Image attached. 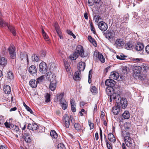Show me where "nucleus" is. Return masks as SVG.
<instances>
[{
  "label": "nucleus",
  "instance_id": "nucleus-1",
  "mask_svg": "<svg viewBox=\"0 0 149 149\" xmlns=\"http://www.w3.org/2000/svg\"><path fill=\"white\" fill-rule=\"evenodd\" d=\"M57 99L55 102L59 100L60 102V104L62 109L63 110L67 109L68 107V103L65 99L64 98V93H61L59 94H58L56 95Z\"/></svg>",
  "mask_w": 149,
  "mask_h": 149
},
{
  "label": "nucleus",
  "instance_id": "nucleus-2",
  "mask_svg": "<svg viewBox=\"0 0 149 149\" xmlns=\"http://www.w3.org/2000/svg\"><path fill=\"white\" fill-rule=\"evenodd\" d=\"M105 84L108 86L106 89V91L109 92H113L115 90V82L112 79H107L105 82Z\"/></svg>",
  "mask_w": 149,
  "mask_h": 149
},
{
  "label": "nucleus",
  "instance_id": "nucleus-3",
  "mask_svg": "<svg viewBox=\"0 0 149 149\" xmlns=\"http://www.w3.org/2000/svg\"><path fill=\"white\" fill-rule=\"evenodd\" d=\"M0 25L2 27L7 26L8 29L12 33L13 36H16V32L15 28L12 26L8 25L7 23L4 22L3 20L1 19H0Z\"/></svg>",
  "mask_w": 149,
  "mask_h": 149
},
{
  "label": "nucleus",
  "instance_id": "nucleus-4",
  "mask_svg": "<svg viewBox=\"0 0 149 149\" xmlns=\"http://www.w3.org/2000/svg\"><path fill=\"white\" fill-rule=\"evenodd\" d=\"M77 54L82 57H85L88 56V54L84 52V51L82 46L79 45L77 46L76 48Z\"/></svg>",
  "mask_w": 149,
  "mask_h": 149
},
{
  "label": "nucleus",
  "instance_id": "nucleus-5",
  "mask_svg": "<svg viewBox=\"0 0 149 149\" xmlns=\"http://www.w3.org/2000/svg\"><path fill=\"white\" fill-rule=\"evenodd\" d=\"M115 35V33L113 30H107L105 35L106 38L110 41L112 40Z\"/></svg>",
  "mask_w": 149,
  "mask_h": 149
},
{
  "label": "nucleus",
  "instance_id": "nucleus-6",
  "mask_svg": "<svg viewBox=\"0 0 149 149\" xmlns=\"http://www.w3.org/2000/svg\"><path fill=\"white\" fill-rule=\"evenodd\" d=\"M124 141L125 144L128 147H132L133 145V140L130 137L125 136Z\"/></svg>",
  "mask_w": 149,
  "mask_h": 149
},
{
  "label": "nucleus",
  "instance_id": "nucleus-7",
  "mask_svg": "<svg viewBox=\"0 0 149 149\" xmlns=\"http://www.w3.org/2000/svg\"><path fill=\"white\" fill-rule=\"evenodd\" d=\"M39 70L42 74L45 73L47 68L46 64L44 62H41L39 65Z\"/></svg>",
  "mask_w": 149,
  "mask_h": 149
},
{
  "label": "nucleus",
  "instance_id": "nucleus-8",
  "mask_svg": "<svg viewBox=\"0 0 149 149\" xmlns=\"http://www.w3.org/2000/svg\"><path fill=\"white\" fill-rule=\"evenodd\" d=\"M14 48V45L11 44L10 47L8 48L11 58L12 59H14L16 56V53Z\"/></svg>",
  "mask_w": 149,
  "mask_h": 149
},
{
  "label": "nucleus",
  "instance_id": "nucleus-9",
  "mask_svg": "<svg viewBox=\"0 0 149 149\" xmlns=\"http://www.w3.org/2000/svg\"><path fill=\"white\" fill-rule=\"evenodd\" d=\"M31 133L30 131L29 132L26 131L24 135V139L25 141L27 143H30L31 142V140L30 137Z\"/></svg>",
  "mask_w": 149,
  "mask_h": 149
},
{
  "label": "nucleus",
  "instance_id": "nucleus-10",
  "mask_svg": "<svg viewBox=\"0 0 149 149\" xmlns=\"http://www.w3.org/2000/svg\"><path fill=\"white\" fill-rule=\"evenodd\" d=\"M107 24L103 21L100 22L98 24V27L102 31H105L108 28Z\"/></svg>",
  "mask_w": 149,
  "mask_h": 149
},
{
  "label": "nucleus",
  "instance_id": "nucleus-11",
  "mask_svg": "<svg viewBox=\"0 0 149 149\" xmlns=\"http://www.w3.org/2000/svg\"><path fill=\"white\" fill-rule=\"evenodd\" d=\"M124 43V41L123 39H118L116 40L114 45L117 48L119 49L123 45Z\"/></svg>",
  "mask_w": 149,
  "mask_h": 149
},
{
  "label": "nucleus",
  "instance_id": "nucleus-12",
  "mask_svg": "<svg viewBox=\"0 0 149 149\" xmlns=\"http://www.w3.org/2000/svg\"><path fill=\"white\" fill-rule=\"evenodd\" d=\"M29 72L31 74L34 76L36 74L37 69L36 67L34 65L30 66L29 68Z\"/></svg>",
  "mask_w": 149,
  "mask_h": 149
},
{
  "label": "nucleus",
  "instance_id": "nucleus-13",
  "mask_svg": "<svg viewBox=\"0 0 149 149\" xmlns=\"http://www.w3.org/2000/svg\"><path fill=\"white\" fill-rule=\"evenodd\" d=\"M27 128L33 131L36 130L38 128V126L36 123L29 124L27 126Z\"/></svg>",
  "mask_w": 149,
  "mask_h": 149
},
{
  "label": "nucleus",
  "instance_id": "nucleus-14",
  "mask_svg": "<svg viewBox=\"0 0 149 149\" xmlns=\"http://www.w3.org/2000/svg\"><path fill=\"white\" fill-rule=\"evenodd\" d=\"M85 63L84 62H79L77 65V68L79 72L83 71L85 68Z\"/></svg>",
  "mask_w": 149,
  "mask_h": 149
},
{
  "label": "nucleus",
  "instance_id": "nucleus-15",
  "mask_svg": "<svg viewBox=\"0 0 149 149\" xmlns=\"http://www.w3.org/2000/svg\"><path fill=\"white\" fill-rule=\"evenodd\" d=\"M120 104L123 109L125 108L127 106V101L125 98H122L120 100Z\"/></svg>",
  "mask_w": 149,
  "mask_h": 149
},
{
  "label": "nucleus",
  "instance_id": "nucleus-16",
  "mask_svg": "<svg viewBox=\"0 0 149 149\" xmlns=\"http://www.w3.org/2000/svg\"><path fill=\"white\" fill-rule=\"evenodd\" d=\"M64 122H65V126L67 128H69L70 126V118L67 115H65L63 117Z\"/></svg>",
  "mask_w": 149,
  "mask_h": 149
},
{
  "label": "nucleus",
  "instance_id": "nucleus-17",
  "mask_svg": "<svg viewBox=\"0 0 149 149\" xmlns=\"http://www.w3.org/2000/svg\"><path fill=\"white\" fill-rule=\"evenodd\" d=\"M120 106L117 104L112 108V112L115 115L118 114L120 112Z\"/></svg>",
  "mask_w": 149,
  "mask_h": 149
},
{
  "label": "nucleus",
  "instance_id": "nucleus-18",
  "mask_svg": "<svg viewBox=\"0 0 149 149\" xmlns=\"http://www.w3.org/2000/svg\"><path fill=\"white\" fill-rule=\"evenodd\" d=\"M74 127L75 128V130L77 131L81 132V131H83L84 129H85L82 126H81L80 124L78 123H76L74 124Z\"/></svg>",
  "mask_w": 149,
  "mask_h": 149
},
{
  "label": "nucleus",
  "instance_id": "nucleus-19",
  "mask_svg": "<svg viewBox=\"0 0 149 149\" xmlns=\"http://www.w3.org/2000/svg\"><path fill=\"white\" fill-rule=\"evenodd\" d=\"M51 81L50 84L49 85L50 89L52 91H54L56 89V82L55 80L54 81H51V79H50Z\"/></svg>",
  "mask_w": 149,
  "mask_h": 149
},
{
  "label": "nucleus",
  "instance_id": "nucleus-20",
  "mask_svg": "<svg viewBox=\"0 0 149 149\" xmlns=\"http://www.w3.org/2000/svg\"><path fill=\"white\" fill-rule=\"evenodd\" d=\"M81 78V75L80 72L79 71H77L74 74L73 76L74 79L76 81L79 80Z\"/></svg>",
  "mask_w": 149,
  "mask_h": 149
},
{
  "label": "nucleus",
  "instance_id": "nucleus-21",
  "mask_svg": "<svg viewBox=\"0 0 149 149\" xmlns=\"http://www.w3.org/2000/svg\"><path fill=\"white\" fill-rule=\"evenodd\" d=\"M7 63V59L4 57H2L0 58V65L3 67L5 66Z\"/></svg>",
  "mask_w": 149,
  "mask_h": 149
},
{
  "label": "nucleus",
  "instance_id": "nucleus-22",
  "mask_svg": "<svg viewBox=\"0 0 149 149\" xmlns=\"http://www.w3.org/2000/svg\"><path fill=\"white\" fill-rule=\"evenodd\" d=\"M119 76V74L117 72H111L110 78L116 80L118 78Z\"/></svg>",
  "mask_w": 149,
  "mask_h": 149
},
{
  "label": "nucleus",
  "instance_id": "nucleus-23",
  "mask_svg": "<svg viewBox=\"0 0 149 149\" xmlns=\"http://www.w3.org/2000/svg\"><path fill=\"white\" fill-rule=\"evenodd\" d=\"M144 46L141 43H138L135 47V49L137 51H141L143 50Z\"/></svg>",
  "mask_w": 149,
  "mask_h": 149
},
{
  "label": "nucleus",
  "instance_id": "nucleus-24",
  "mask_svg": "<svg viewBox=\"0 0 149 149\" xmlns=\"http://www.w3.org/2000/svg\"><path fill=\"white\" fill-rule=\"evenodd\" d=\"M108 139L109 140L112 142H114L116 140V139L113 135L111 133H109L108 135Z\"/></svg>",
  "mask_w": 149,
  "mask_h": 149
},
{
  "label": "nucleus",
  "instance_id": "nucleus-25",
  "mask_svg": "<svg viewBox=\"0 0 149 149\" xmlns=\"http://www.w3.org/2000/svg\"><path fill=\"white\" fill-rule=\"evenodd\" d=\"M141 70V68L139 66H135L133 69L134 72L138 74L140 73Z\"/></svg>",
  "mask_w": 149,
  "mask_h": 149
},
{
  "label": "nucleus",
  "instance_id": "nucleus-26",
  "mask_svg": "<svg viewBox=\"0 0 149 149\" xmlns=\"http://www.w3.org/2000/svg\"><path fill=\"white\" fill-rule=\"evenodd\" d=\"M29 84L32 88H35L37 86V82L34 79H31L29 81Z\"/></svg>",
  "mask_w": 149,
  "mask_h": 149
},
{
  "label": "nucleus",
  "instance_id": "nucleus-27",
  "mask_svg": "<svg viewBox=\"0 0 149 149\" xmlns=\"http://www.w3.org/2000/svg\"><path fill=\"white\" fill-rule=\"evenodd\" d=\"M97 58L102 63L104 62L105 58L101 53H98Z\"/></svg>",
  "mask_w": 149,
  "mask_h": 149
},
{
  "label": "nucleus",
  "instance_id": "nucleus-28",
  "mask_svg": "<svg viewBox=\"0 0 149 149\" xmlns=\"http://www.w3.org/2000/svg\"><path fill=\"white\" fill-rule=\"evenodd\" d=\"M109 94H111L112 95H114V100H119L120 98V95L117 93H115L114 91L113 92H110Z\"/></svg>",
  "mask_w": 149,
  "mask_h": 149
},
{
  "label": "nucleus",
  "instance_id": "nucleus-29",
  "mask_svg": "<svg viewBox=\"0 0 149 149\" xmlns=\"http://www.w3.org/2000/svg\"><path fill=\"white\" fill-rule=\"evenodd\" d=\"M6 77L8 80H11L14 79L13 74L11 71L7 72Z\"/></svg>",
  "mask_w": 149,
  "mask_h": 149
},
{
  "label": "nucleus",
  "instance_id": "nucleus-30",
  "mask_svg": "<svg viewBox=\"0 0 149 149\" xmlns=\"http://www.w3.org/2000/svg\"><path fill=\"white\" fill-rule=\"evenodd\" d=\"M78 56L77 52H75L73 53L72 54L70 55V58L72 60H75L78 57Z\"/></svg>",
  "mask_w": 149,
  "mask_h": 149
},
{
  "label": "nucleus",
  "instance_id": "nucleus-31",
  "mask_svg": "<svg viewBox=\"0 0 149 149\" xmlns=\"http://www.w3.org/2000/svg\"><path fill=\"white\" fill-rule=\"evenodd\" d=\"M4 91L6 94H9L11 91V88L9 85H6L4 88Z\"/></svg>",
  "mask_w": 149,
  "mask_h": 149
},
{
  "label": "nucleus",
  "instance_id": "nucleus-32",
  "mask_svg": "<svg viewBox=\"0 0 149 149\" xmlns=\"http://www.w3.org/2000/svg\"><path fill=\"white\" fill-rule=\"evenodd\" d=\"M122 116L125 119H128L130 117V114L128 111H125L122 114Z\"/></svg>",
  "mask_w": 149,
  "mask_h": 149
},
{
  "label": "nucleus",
  "instance_id": "nucleus-33",
  "mask_svg": "<svg viewBox=\"0 0 149 149\" xmlns=\"http://www.w3.org/2000/svg\"><path fill=\"white\" fill-rule=\"evenodd\" d=\"M50 135L53 139H56L58 136L57 134L54 130H52L51 131L50 133Z\"/></svg>",
  "mask_w": 149,
  "mask_h": 149
},
{
  "label": "nucleus",
  "instance_id": "nucleus-34",
  "mask_svg": "<svg viewBox=\"0 0 149 149\" xmlns=\"http://www.w3.org/2000/svg\"><path fill=\"white\" fill-rule=\"evenodd\" d=\"M88 39L89 41L92 43L94 46L96 47L97 45L95 40L93 38H92V37L91 36H89L88 37Z\"/></svg>",
  "mask_w": 149,
  "mask_h": 149
},
{
  "label": "nucleus",
  "instance_id": "nucleus-35",
  "mask_svg": "<svg viewBox=\"0 0 149 149\" xmlns=\"http://www.w3.org/2000/svg\"><path fill=\"white\" fill-rule=\"evenodd\" d=\"M10 129L13 130L14 132H17L19 131V128L16 125H12L10 127Z\"/></svg>",
  "mask_w": 149,
  "mask_h": 149
},
{
  "label": "nucleus",
  "instance_id": "nucleus-36",
  "mask_svg": "<svg viewBox=\"0 0 149 149\" xmlns=\"http://www.w3.org/2000/svg\"><path fill=\"white\" fill-rule=\"evenodd\" d=\"M131 127V125L129 122H126L124 124V127L125 130L129 131Z\"/></svg>",
  "mask_w": 149,
  "mask_h": 149
},
{
  "label": "nucleus",
  "instance_id": "nucleus-37",
  "mask_svg": "<svg viewBox=\"0 0 149 149\" xmlns=\"http://www.w3.org/2000/svg\"><path fill=\"white\" fill-rule=\"evenodd\" d=\"M132 45L131 42H129L126 44L124 47L125 48L128 50H130L132 48Z\"/></svg>",
  "mask_w": 149,
  "mask_h": 149
},
{
  "label": "nucleus",
  "instance_id": "nucleus-38",
  "mask_svg": "<svg viewBox=\"0 0 149 149\" xmlns=\"http://www.w3.org/2000/svg\"><path fill=\"white\" fill-rule=\"evenodd\" d=\"M32 60L33 61H38L40 60V58L36 54H33L32 56Z\"/></svg>",
  "mask_w": 149,
  "mask_h": 149
},
{
  "label": "nucleus",
  "instance_id": "nucleus-39",
  "mask_svg": "<svg viewBox=\"0 0 149 149\" xmlns=\"http://www.w3.org/2000/svg\"><path fill=\"white\" fill-rule=\"evenodd\" d=\"M129 68L127 66H123L122 68V72L124 74H127L129 71Z\"/></svg>",
  "mask_w": 149,
  "mask_h": 149
},
{
  "label": "nucleus",
  "instance_id": "nucleus-40",
  "mask_svg": "<svg viewBox=\"0 0 149 149\" xmlns=\"http://www.w3.org/2000/svg\"><path fill=\"white\" fill-rule=\"evenodd\" d=\"M42 33L46 41L49 40V37L47 34L45 33L43 29H42Z\"/></svg>",
  "mask_w": 149,
  "mask_h": 149
},
{
  "label": "nucleus",
  "instance_id": "nucleus-41",
  "mask_svg": "<svg viewBox=\"0 0 149 149\" xmlns=\"http://www.w3.org/2000/svg\"><path fill=\"white\" fill-rule=\"evenodd\" d=\"M88 3L89 6H92L97 4V1H95V0H88Z\"/></svg>",
  "mask_w": 149,
  "mask_h": 149
},
{
  "label": "nucleus",
  "instance_id": "nucleus-42",
  "mask_svg": "<svg viewBox=\"0 0 149 149\" xmlns=\"http://www.w3.org/2000/svg\"><path fill=\"white\" fill-rule=\"evenodd\" d=\"M50 95L48 93H47L46 95L45 96V101L46 102H48L50 101Z\"/></svg>",
  "mask_w": 149,
  "mask_h": 149
},
{
  "label": "nucleus",
  "instance_id": "nucleus-43",
  "mask_svg": "<svg viewBox=\"0 0 149 149\" xmlns=\"http://www.w3.org/2000/svg\"><path fill=\"white\" fill-rule=\"evenodd\" d=\"M90 91L92 92L93 94H95L96 93V88L95 86H92Z\"/></svg>",
  "mask_w": 149,
  "mask_h": 149
},
{
  "label": "nucleus",
  "instance_id": "nucleus-44",
  "mask_svg": "<svg viewBox=\"0 0 149 149\" xmlns=\"http://www.w3.org/2000/svg\"><path fill=\"white\" fill-rule=\"evenodd\" d=\"M45 78V76L42 75L39 77L37 79V82L39 83L41 82Z\"/></svg>",
  "mask_w": 149,
  "mask_h": 149
},
{
  "label": "nucleus",
  "instance_id": "nucleus-45",
  "mask_svg": "<svg viewBox=\"0 0 149 149\" xmlns=\"http://www.w3.org/2000/svg\"><path fill=\"white\" fill-rule=\"evenodd\" d=\"M67 33L69 35L72 36L73 38L75 39L76 38V36L72 33V31L70 30H67Z\"/></svg>",
  "mask_w": 149,
  "mask_h": 149
},
{
  "label": "nucleus",
  "instance_id": "nucleus-46",
  "mask_svg": "<svg viewBox=\"0 0 149 149\" xmlns=\"http://www.w3.org/2000/svg\"><path fill=\"white\" fill-rule=\"evenodd\" d=\"M54 26L56 30V31L58 33L59 32H60V31L59 30V26L56 23H55L54 25Z\"/></svg>",
  "mask_w": 149,
  "mask_h": 149
},
{
  "label": "nucleus",
  "instance_id": "nucleus-47",
  "mask_svg": "<svg viewBox=\"0 0 149 149\" xmlns=\"http://www.w3.org/2000/svg\"><path fill=\"white\" fill-rule=\"evenodd\" d=\"M58 149H65V147L63 144L60 143L58 144Z\"/></svg>",
  "mask_w": 149,
  "mask_h": 149
},
{
  "label": "nucleus",
  "instance_id": "nucleus-48",
  "mask_svg": "<svg viewBox=\"0 0 149 149\" xmlns=\"http://www.w3.org/2000/svg\"><path fill=\"white\" fill-rule=\"evenodd\" d=\"M69 118L70 120H70L71 121V123L72 124V125H74V124H75V120L74 119L73 116H70Z\"/></svg>",
  "mask_w": 149,
  "mask_h": 149
},
{
  "label": "nucleus",
  "instance_id": "nucleus-49",
  "mask_svg": "<svg viewBox=\"0 0 149 149\" xmlns=\"http://www.w3.org/2000/svg\"><path fill=\"white\" fill-rule=\"evenodd\" d=\"M40 55L42 57H44L46 55L45 51L42 50L40 52Z\"/></svg>",
  "mask_w": 149,
  "mask_h": 149
},
{
  "label": "nucleus",
  "instance_id": "nucleus-50",
  "mask_svg": "<svg viewBox=\"0 0 149 149\" xmlns=\"http://www.w3.org/2000/svg\"><path fill=\"white\" fill-rule=\"evenodd\" d=\"M89 125L90 127V129H92L94 127V125L93 123L90 122L88 121Z\"/></svg>",
  "mask_w": 149,
  "mask_h": 149
},
{
  "label": "nucleus",
  "instance_id": "nucleus-51",
  "mask_svg": "<svg viewBox=\"0 0 149 149\" xmlns=\"http://www.w3.org/2000/svg\"><path fill=\"white\" fill-rule=\"evenodd\" d=\"M106 143L108 149H112V146L109 144L108 141L106 142Z\"/></svg>",
  "mask_w": 149,
  "mask_h": 149
},
{
  "label": "nucleus",
  "instance_id": "nucleus-52",
  "mask_svg": "<svg viewBox=\"0 0 149 149\" xmlns=\"http://www.w3.org/2000/svg\"><path fill=\"white\" fill-rule=\"evenodd\" d=\"M70 102L71 107L73 106H72L73 105H75V106H76V105L75 104V101L73 99H71Z\"/></svg>",
  "mask_w": 149,
  "mask_h": 149
},
{
  "label": "nucleus",
  "instance_id": "nucleus-53",
  "mask_svg": "<svg viewBox=\"0 0 149 149\" xmlns=\"http://www.w3.org/2000/svg\"><path fill=\"white\" fill-rule=\"evenodd\" d=\"M26 109L29 112L33 114H34V113L33 111H32L31 109L28 106L27 107V108H26Z\"/></svg>",
  "mask_w": 149,
  "mask_h": 149
},
{
  "label": "nucleus",
  "instance_id": "nucleus-54",
  "mask_svg": "<svg viewBox=\"0 0 149 149\" xmlns=\"http://www.w3.org/2000/svg\"><path fill=\"white\" fill-rule=\"evenodd\" d=\"M4 125H5V126L7 128H9L10 129V125H12L10 123H9L7 122H6V123H5Z\"/></svg>",
  "mask_w": 149,
  "mask_h": 149
},
{
  "label": "nucleus",
  "instance_id": "nucleus-55",
  "mask_svg": "<svg viewBox=\"0 0 149 149\" xmlns=\"http://www.w3.org/2000/svg\"><path fill=\"white\" fill-rule=\"evenodd\" d=\"M145 50L147 53H149V45H147L145 48Z\"/></svg>",
  "mask_w": 149,
  "mask_h": 149
},
{
  "label": "nucleus",
  "instance_id": "nucleus-56",
  "mask_svg": "<svg viewBox=\"0 0 149 149\" xmlns=\"http://www.w3.org/2000/svg\"><path fill=\"white\" fill-rule=\"evenodd\" d=\"M91 31H93V33L94 34H95V35L96 34V33L95 31V29L94 27H91Z\"/></svg>",
  "mask_w": 149,
  "mask_h": 149
},
{
  "label": "nucleus",
  "instance_id": "nucleus-57",
  "mask_svg": "<svg viewBox=\"0 0 149 149\" xmlns=\"http://www.w3.org/2000/svg\"><path fill=\"white\" fill-rule=\"evenodd\" d=\"M73 106L71 107V110L73 112H74L76 111V109L75 107V105H73Z\"/></svg>",
  "mask_w": 149,
  "mask_h": 149
},
{
  "label": "nucleus",
  "instance_id": "nucleus-58",
  "mask_svg": "<svg viewBox=\"0 0 149 149\" xmlns=\"http://www.w3.org/2000/svg\"><path fill=\"white\" fill-rule=\"evenodd\" d=\"M0 149H7V148L6 146L2 145L0 146Z\"/></svg>",
  "mask_w": 149,
  "mask_h": 149
},
{
  "label": "nucleus",
  "instance_id": "nucleus-59",
  "mask_svg": "<svg viewBox=\"0 0 149 149\" xmlns=\"http://www.w3.org/2000/svg\"><path fill=\"white\" fill-rule=\"evenodd\" d=\"M110 102H111L112 101V99H114V95H112V94H110Z\"/></svg>",
  "mask_w": 149,
  "mask_h": 149
},
{
  "label": "nucleus",
  "instance_id": "nucleus-60",
  "mask_svg": "<svg viewBox=\"0 0 149 149\" xmlns=\"http://www.w3.org/2000/svg\"><path fill=\"white\" fill-rule=\"evenodd\" d=\"M110 68V66L107 67L104 70V72L105 73H107L108 72V70H109V69Z\"/></svg>",
  "mask_w": 149,
  "mask_h": 149
},
{
  "label": "nucleus",
  "instance_id": "nucleus-61",
  "mask_svg": "<svg viewBox=\"0 0 149 149\" xmlns=\"http://www.w3.org/2000/svg\"><path fill=\"white\" fill-rule=\"evenodd\" d=\"M95 136L96 140H97L99 139L98 133L96 132L95 134Z\"/></svg>",
  "mask_w": 149,
  "mask_h": 149
},
{
  "label": "nucleus",
  "instance_id": "nucleus-62",
  "mask_svg": "<svg viewBox=\"0 0 149 149\" xmlns=\"http://www.w3.org/2000/svg\"><path fill=\"white\" fill-rule=\"evenodd\" d=\"M129 17V16L127 14V15H125L124 17V20H125V21H127L128 19V17Z\"/></svg>",
  "mask_w": 149,
  "mask_h": 149
},
{
  "label": "nucleus",
  "instance_id": "nucleus-63",
  "mask_svg": "<svg viewBox=\"0 0 149 149\" xmlns=\"http://www.w3.org/2000/svg\"><path fill=\"white\" fill-rule=\"evenodd\" d=\"M17 109V107H14L13 108H11L10 110V111H15Z\"/></svg>",
  "mask_w": 149,
  "mask_h": 149
},
{
  "label": "nucleus",
  "instance_id": "nucleus-64",
  "mask_svg": "<svg viewBox=\"0 0 149 149\" xmlns=\"http://www.w3.org/2000/svg\"><path fill=\"white\" fill-rule=\"evenodd\" d=\"M87 13H85L84 14V17L85 19H88V17L87 16Z\"/></svg>",
  "mask_w": 149,
  "mask_h": 149
}]
</instances>
